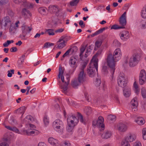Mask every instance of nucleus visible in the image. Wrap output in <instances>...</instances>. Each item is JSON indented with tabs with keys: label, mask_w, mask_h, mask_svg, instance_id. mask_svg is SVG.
Segmentation results:
<instances>
[{
	"label": "nucleus",
	"mask_w": 146,
	"mask_h": 146,
	"mask_svg": "<svg viewBox=\"0 0 146 146\" xmlns=\"http://www.w3.org/2000/svg\"><path fill=\"white\" fill-rule=\"evenodd\" d=\"M122 53L121 50L119 48L116 49L114 51L113 55L109 53L107 56L106 61L107 65L110 68V75L113 79V74L115 70V66L116 62L121 58ZM102 73L105 75H107L108 73V67L106 66H103L102 70Z\"/></svg>",
	"instance_id": "1"
},
{
	"label": "nucleus",
	"mask_w": 146,
	"mask_h": 146,
	"mask_svg": "<svg viewBox=\"0 0 146 146\" xmlns=\"http://www.w3.org/2000/svg\"><path fill=\"white\" fill-rule=\"evenodd\" d=\"M141 50L140 49H135L133 51V54L129 58L128 55L125 56V62L127 64L128 62L129 66L133 67L136 66L139 63L141 58Z\"/></svg>",
	"instance_id": "2"
},
{
	"label": "nucleus",
	"mask_w": 146,
	"mask_h": 146,
	"mask_svg": "<svg viewBox=\"0 0 146 146\" xmlns=\"http://www.w3.org/2000/svg\"><path fill=\"white\" fill-rule=\"evenodd\" d=\"M27 127L30 128V129L23 130L22 133H21L16 127H12L10 126V131H12L18 133L27 135H28L33 134L37 135L39 133L38 131L35 129L36 128V126L33 124L31 123L27 124Z\"/></svg>",
	"instance_id": "3"
},
{
	"label": "nucleus",
	"mask_w": 146,
	"mask_h": 146,
	"mask_svg": "<svg viewBox=\"0 0 146 146\" xmlns=\"http://www.w3.org/2000/svg\"><path fill=\"white\" fill-rule=\"evenodd\" d=\"M78 118L74 115H69L67 119V122L68 125H71L75 126L76 125L79 121V119L80 122L84 124L86 123L85 120L84 119L80 113H78Z\"/></svg>",
	"instance_id": "4"
},
{
	"label": "nucleus",
	"mask_w": 146,
	"mask_h": 146,
	"mask_svg": "<svg viewBox=\"0 0 146 146\" xmlns=\"http://www.w3.org/2000/svg\"><path fill=\"white\" fill-rule=\"evenodd\" d=\"M52 127L54 130L60 134L63 132L64 127L62 121L59 119L55 120L53 123Z\"/></svg>",
	"instance_id": "5"
},
{
	"label": "nucleus",
	"mask_w": 146,
	"mask_h": 146,
	"mask_svg": "<svg viewBox=\"0 0 146 146\" xmlns=\"http://www.w3.org/2000/svg\"><path fill=\"white\" fill-rule=\"evenodd\" d=\"M96 70L97 72L98 63L91 61L87 69V73L90 77H92L94 76L96 74Z\"/></svg>",
	"instance_id": "6"
},
{
	"label": "nucleus",
	"mask_w": 146,
	"mask_h": 146,
	"mask_svg": "<svg viewBox=\"0 0 146 146\" xmlns=\"http://www.w3.org/2000/svg\"><path fill=\"white\" fill-rule=\"evenodd\" d=\"M48 10L51 13L55 14L56 16H61L62 15V9L57 6L50 5L48 7Z\"/></svg>",
	"instance_id": "7"
},
{
	"label": "nucleus",
	"mask_w": 146,
	"mask_h": 146,
	"mask_svg": "<svg viewBox=\"0 0 146 146\" xmlns=\"http://www.w3.org/2000/svg\"><path fill=\"white\" fill-rule=\"evenodd\" d=\"M118 85L122 88L125 87L127 86V80L123 73H120L117 79Z\"/></svg>",
	"instance_id": "8"
},
{
	"label": "nucleus",
	"mask_w": 146,
	"mask_h": 146,
	"mask_svg": "<svg viewBox=\"0 0 146 146\" xmlns=\"http://www.w3.org/2000/svg\"><path fill=\"white\" fill-rule=\"evenodd\" d=\"M70 39V37L66 36H61L57 42V48L59 49L62 48L66 46L67 42Z\"/></svg>",
	"instance_id": "9"
},
{
	"label": "nucleus",
	"mask_w": 146,
	"mask_h": 146,
	"mask_svg": "<svg viewBox=\"0 0 146 146\" xmlns=\"http://www.w3.org/2000/svg\"><path fill=\"white\" fill-rule=\"evenodd\" d=\"M66 79L67 81L65 82V84L64 85H62V82L60 81H58V84L60 86L61 91L64 93H66L67 92L68 86L70 80L69 76L67 75Z\"/></svg>",
	"instance_id": "10"
},
{
	"label": "nucleus",
	"mask_w": 146,
	"mask_h": 146,
	"mask_svg": "<svg viewBox=\"0 0 146 146\" xmlns=\"http://www.w3.org/2000/svg\"><path fill=\"white\" fill-rule=\"evenodd\" d=\"M146 82V72L144 69L141 70L139 75V82L141 85L144 84Z\"/></svg>",
	"instance_id": "11"
},
{
	"label": "nucleus",
	"mask_w": 146,
	"mask_h": 146,
	"mask_svg": "<svg viewBox=\"0 0 146 146\" xmlns=\"http://www.w3.org/2000/svg\"><path fill=\"white\" fill-rule=\"evenodd\" d=\"M104 119L102 116L99 117L98 120L96 121H94L93 122V125H97L101 126L102 128H104V125L103 123Z\"/></svg>",
	"instance_id": "12"
},
{
	"label": "nucleus",
	"mask_w": 146,
	"mask_h": 146,
	"mask_svg": "<svg viewBox=\"0 0 146 146\" xmlns=\"http://www.w3.org/2000/svg\"><path fill=\"white\" fill-rule=\"evenodd\" d=\"M119 36L122 40L126 41L129 38V34L128 31H124L120 32Z\"/></svg>",
	"instance_id": "13"
},
{
	"label": "nucleus",
	"mask_w": 146,
	"mask_h": 146,
	"mask_svg": "<svg viewBox=\"0 0 146 146\" xmlns=\"http://www.w3.org/2000/svg\"><path fill=\"white\" fill-rule=\"evenodd\" d=\"M126 12H124L123 14L121 15L119 19V24L122 26L124 27L126 24Z\"/></svg>",
	"instance_id": "14"
},
{
	"label": "nucleus",
	"mask_w": 146,
	"mask_h": 146,
	"mask_svg": "<svg viewBox=\"0 0 146 146\" xmlns=\"http://www.w3.org/2000/svg\"><path fill=\"white\" fill-rule=\"evenodd\" d=\"M9 23V17L7 16L4 18V19L0 21V28L2 29L3 27H5Z\"/></svg>",
	"instance_id": "15"
},
{
	"label": "nucleus",
	"mask_w": 146,
	"mask_h": 146,
	"mask_svg": "<svg viewBox=\"0 0 146 146\" xmlns=\"http://www.w3.org/2000/svg\"><path fill=\"white\" fill-rule=\"evenodd\" d=\"M127 125L123 123H120L117 125V129L120 132H125L127 129Z\"/></svg>",
	"instance_id": "16"
},
{
	"label": "nucleus",
	"mask_w": 146,
	"mask_h": 146,
	"mask_svg": "<svg viewBox=\"0 0 146 146\" xmlns=\"http://www.w3.org/2000/svg\"><path fill=\"white\" fill-rule=\"evenodd\" d=\"M79 82L83 83L86 80L85 74L83 70H81L79 74L78 80Z\"/></svg>",
	"instance_id": "17"
},
{
	"label": "nucleus",
	"mask_w": 146,
	"mask_h": 146,
	"mask_svg": "<svg viewBox=\"0 0 146 146\" xmlns=\"http://www.w3.org/2000/svg\"><path fill=\"white\" fill-rule=\"evenodd\" d=\"M136 137V135L135 134H129L127 135L124 139L129 142H132L135 139Z\"/></svg>",
	"instance_id": "18"
},
{
	"label": "nucleus",
	"mask_w": 146,
	"mask_h": 146,
	"mask_svg": "<svg viewBox=\"0 0 146 146\" xmlns=\"http://www.w3.org/2000/svg\"><path fill=\"white\" fill-rule=\"evenodd\" d=\"M19 21H18L15 23V25H11L10 27V33H11V34H13L15 33L19 27L18 24H19Z\"/></svg>",
	"instance_id": "19"
},
{
	"label": "nucleus",
	"mask_w": 146,
	"mask_h": 146,
	"mask_svg": "<svg viewBox=\"0 0 146 146\" xmlns=\"http://www.w3.org/2000/svg\"><path fill=\"white\" fill-rule=\"evenodd\" d=\"M48 142L53 146H57L58 145V141L56 139L52 137H50L48 139Z\"/></svg>",
	"instance_id": "20"
},
{
	"label": "nucleus",
	"mask_w": 146,
	"mask_h": 146,
	"mask_svg": "<svg viewBox=\"0 0 146 146\" xmlns=\"http://www.w3.org/2000/svg\"><path fill=\"white\" fill-rule=\"evenodd\" d=\"M26 108L25 106H22L21 108L18 109H17L15 110L14 111V113H17V114H22L21 118L22 117L23 114L24 113Z\"/></svg>",
	"instance_id": "21"
},
{
	"label": "nucleus",
	"mask_w": 146,
	"mask_h": 146,
	"mask_svg": "<svg viewBox=\"0 0 146 146\" xmlns=\"http://www.w3.org/2000/svg\"><path fill=\"white\" fill-rule=\"evenodd\" d=\"M135 121L137 124L140 125H143L145 123L144 118L140 116H137V119H135Z\"/></svg>",
	"instance_id": "22"
},
{
	"label": "nucleus",
	"mask_w": 146,
	"mask_h": 146,
	"mask_svg": "<svg viewBox=\"0 0 146 146\" xmlns=\"http://www.w3.org/2000/svg\"><path fill=\"white\" fill-rule=\"evenodd\" d=\"M76 59L74 57H71L69 60V64L70 66L73 68L76 67Z\"/></svg>",
	"instance_id": "23"
},
{
	"label": "nucleus",
	"mask_w": 146,
	"mask_h": 146,
	"mask_svg": "<svg viewBox=\"0 0 146 146\" xmlns=\"http://www.w3.org/2000/svg\"><path fill=\"white\" fill-rule=\"evenodd\" d=\"M131 104L132 105V108L133 109L137 108L138 105L137 97H135L132 99L131 101Z\"/></svg>",
	"instance_id": "24"
},
{
	"label": "nucleus",
	"mask_w": 146,
	"mask_h": 146,
	"mask_svg": "<svg viewBox=\"0 0 146 146\" xmlns=\"http://www.w3.org/2000/svg\"><path fill=\"white\" fill-rule=\"evenodd\" d=\"M33 120V118L31 116L27 115L23 120V122L26 124L27 127V125L29 124V123L32 122Z\"/></svg>",
	"instance_id": "25"
},
{
	"label": "nucleus",
	"mask_w": 146,
	"mask_h": 146,
	"mask_svg": "<svg viewBox=\"0 0 146 146\" xmlns=\"http://www.w3.org/2000/svg\"><path fill=\"white\" fill-rule=\"evenodd\" d=\"M22 14L25 18L29 17L31 16L30 12L25 8H24L22 9Z\"/></svg>",
	"instance_id": "26"
},
{
	"label": "nucleus",
	"mask_w": 146,
	"mask_h": 146,
	"mask_svg": "<svg viewBox=\"0 0 146 146\" xmlns=\"http://www.w3.org/2000/svg\"><path fill=\"white\" fill-rule=\"evenodd\" d=\"M101 50H99L97 51L96 53L93 56L91 61L94 62H96L97 63H98V60L97 57L98 56L101 54Z\"/></svg>",
	"instance_id": "27"
},
{
	"label": "nucleus",
	"mask_w": 146,
	"mask_h": 146,
	"mask_svg": "<svg viewBox=\"0 0 146 146\" xmlns=\"http://www.w3.org/2000/svg\"><path fill=\"white\" fill-rule=\"evenodd\" d=\"M131 89L130 88H125L123 90V94L125 97H128L130 96Z\"/></svg>",
	"instance_id": "28"
},
{
	"label": "nucleus",
	"mask_w": 146,
	"mask_h": 146,
	"mask_svg": "<svg viewBox=\"0 0 146 146\" xmlns=\"http://www.w3.org/2000/svg\"><path fill=\"white\" fill-rule=\"evenodd\" d=\"M3 139V144L5 143H7V146H8L9 145L7 143V142H9V133L8 132L4 135Z\"/></svg>",
	"instance_id": "29"
},
{
	"label": "nucleus",
	"mask_w": 146,
	"mask_h": 146,
	"mask_svg": "<svg viewBox=\"0 0 146 146\" xmlns=\"http://www.w3.org/2000/svg\"><path fill=\"white\" fill-rule=\"evenodd\" d=\"M22 30L23 34H27V32L29 33L31 30V28L26 25L23 26Z\"/></svg>",
	"instance_id": "30"
},
{
	"label": "nucleus",
	"mask_w": 146,
	"mask_h": 146,
	"mask_svg": "<svg viewBox=\"0 0 146 146\" xmlns=\"http://www.w3.org/2000/svg\"><path fill=\"white\" fill-rule=\"evenodd\" d=\"M38 11L42 15H45L47 14V9L45 7H41L39 8Z\"/></svg>",
	"instance_id": "31"
},
{
	"label": "nucleus",
	"mask_w": 146,
	"mask_h": 146,
	"mask_svg": "<svg viewBox=\"0 0 146 146\" xmlns=\"http://www.w3.org/2000/svg\"><path fill=\"white\" fill-rule=\"evenodd\" d=\"M133 89L135 94L137 95L140 92V89L136 82L134 83Z\"/></svg>",
	"instance_id": "32"
},
{
	"label": "nucleus",
	"mask_w": 146,
	"mask_h": 146,
	"mask_svg": "<svg viewBox=\"0 0 146 146\" xmlns=\"http://www.w3.org/2000/svg\"><path fill=\"white\" fill-rule=\"evenodd\" d=\"M80 83H81L79 82L78 80L76 79L73 80L71 82L72 86L74 88H76L77 86H79Z\"/></svg>",
	"instance_id": "33"
},
{
	"label": "nucleus",
	"mask_w": 146,
	"mask_h": 146,
	"mask_svg": "<svg viewBox=\"0 0 146 146\" xmlns=\"http://www.w3.org/2000/svg\"><path fill=\"white\" fill-rule=\"evenodd\" d=\"M139 27L142 29H146V20H142L139 23Z\"/></svg>",
	"instance_id": "34"
},
{
	"label": "nucleus",
	"mask_w": 146,
	"mask_h": 146,
	"mask_svg": "<svg viewBox=\"0 0 146 146\" xmlns=\"http://www.w3.org/2000/svg\"><path fill=\"white\" fill-rule=\"evenodd\" d=\"M111 136V132L110 131H106L102 135L101 137L102 138L107 139L110 138Z\"/></svg>",
	"instance_id": "35"
},
{
	"label": "nucleus",
	"mask_w": 146,
	"mask_h": 146,
	"mask_svg": "<svg viewBox=\"0 0 146 146\" xmlns=\"http://www.w3.org/2000/svg\"><path fill=\"white\" fill-rule=\"evenodd\" d=\"M141 15L142 18H146V5L142 9L141 12Z\"/></svg>",
	"instance_id": "36"
},
{
	"label": "nucleus",
	"mask_w": 146,
	"mask_h": 146,
	"mask_svg": "<svg viewBox=\"0 0 146 146\" xmlns=\"http://www.w3.org/2000/svg\"><path fill=\"white\" fill-rule=\"evenodd\" d=\"M55 31L52 29H46V33L49 35H55Z\"/></svg>",
	"instance_id": "37"
},
{
	"label": "nucleus",
	"mask_w": 146,
	"mask_h": 146,
	"mask_svg": "<svg viewBox=\"0 0 146 146\" xmlns=\"http://www.w3.org/2000/svg\"><path fill=\"white\" fill-rule=\"evenodd\" d=\"M84 111L86 115H89L91 113V108L90 107H86L84 108Z\"/></svg>",
	"instance_id": "38"
},
{
	"label": "nucleus",
	"mask_w": 146,
	"mask_h": 146,
	"mask_svg": "<svg viewBox=\"0 0 146 146\" xmlns=\"http://www.w3.org/2000/svg\"><path fill=\"white\" fill-rule=\"evenodd\" d=\"M68 125V126L67 127V129L68 131L69 132L70 134H71L73 132L74 127L75 126L71 125Z\"/></svg>",
	"instance_id": "39"
},
{
	"label": "nucleus",
	"mask_w": 146,
	"mask_h": 146,
	"mask_svg": "<svg viewBox=\"0 0 146 146\" xmlns=\"http://www.w3.org/2000/svg\"><path fill=\"white\" fill-rule=\"evenodd\" d=\"M121 146H130V145L129 142L124 139L121 142Z\"/></svg>",
	"instance_id": "40"
},
{
	"label": "nucleus",
	"mask_w": 146,
	"mask_h": 146,
	"mask_svg": "<svg viewBox=\"0 0 146 146\" xmlns=\"http://www.w3.org/2000/svg\"><path fill=\"white\" fill-rule=\"evenodd\" d=\"M23 5L25 7L27 8H32L34 6V4L33 3H27L26 1V2L24 3Z\"/></svg>",
	"instance_id": "41"
},
{
	"label": "nucleus",
	"mask_w": 146,
	"mask_h": 146,
	"mask_svg": "<svg viewBox=\"0 0 146 146\" xmlns=\"http://www.w3.org/2000/svg\"><path fill=\"white\" fill-rule=\"evenodd\" d=\"M141 93L143 98H146V90L145 88H143L141 89Z\"/></svg>",
	"instance_id": "42"
},
{
	"label": "nucleus",
	"mask_w": 146,
	"mask_h": 146,
	"mask_svg": "<svg viewBox=\"0 0 146 146\" xmlns=\"http://www.w3.org/2000/svg\"><path fill=\"white\" fill-rule=\"evenodd\" d=\"M43 121L45 125H48L49 122L48 117L47 116H44L43 119Z\"/></svg>",
	"instance_id": "43"
},
{
	"label": "nucleus",
	"mask_w": 146,
	"mask_h": 146,
	"mask_svg": "<svg viewBox=\"0 0 146 146\" xmlns=\"http://www.w3.org/2000/svg\"><path fill=\"white\" fill-rule=\"evenodd\" d=\"M54 45V44L53 43L49 42H46L44 44L42 48H46L49 47L51 46H53Z\"/></svg>",
	"instance_id": "44"
},
{
	"label": "nucleus",
	"mask_w": 146,
	"mask_h": 146,
	"mask_svg": "<svg viewBox=\"0 0 146 146\" xmlns=\"http://www.w3.org/2000/svg\"><path fill=\"white\" fill-rule=\"evenodd\" d=\"M116 118L115 116L112 115H109L108 117V119L109 120H110L112 121H115Z\"/></svg>",
	"instance_id": "45"
},
{
	"label": "nucleus",
	"mask_w": 146,
	"mask_h": 146,
	"mask_svg": "<svg viewBox=\"0 0 146 146\" xmlns=\"http://www.w3.org/2000/svg\"><path fill=\"white\" fill-rule=\"evenodd\" d=\"M79 0H73L70 3V5L72 6H76L77 5Z\"/></svg>",
	"instance_id": "46"
},
{
	"label": "nucleus",
	"mask_w": 146,
	"mask_h": 146,
	"mask_svg": "<svg viewBox=\"0 0 146 146\" xmlns=\"http://www.w3.org/2000/svg\"><path fill=\"white\" fill-rule=\"evenodd\" d=\"M64 73L63 70L62 69V67L60 66L59 67V72L58 77V78H60L61 76L63 75Z\"/></svg>",
	"instance_id": "47"
},
{
	"label": "nucleus",
	"mask_w": 146,
	"mask_h": 146,
	"mask_svg": "<svg viewBox=\"0 0 146 146\" xmlns=\"http://www.w3.org/2000/svg\"><path fill=\"white\" fill-rule=\"evenodd\" d=\"M61 146H70V143L69 141H64L62 143Z\"/></svg>",
	"instance_id": "48"
},
{
	"label": "nucleus",
	"mask_w": 146,
	"mask_h": 146,
	"mask_svg": "<svg viewBox=\"0 0 146 146\" xmlns=\"http://www.w3.org/2000/svg\"><path fill=\"white\" fill-rule=\"evenodd\" d=\"M85 47L83 46L80 49V58L81 60L82 59V58L83 57V54L85 51Z\"/></svg>",
	"instance_id": "49"
},
{
	"label": "nucleus",
	"mask_w": 146,
	"mask_h": 146,
	"mask_svg": "<svg viewBox=\"0 0 146 146\" xmlns=\"http://www.w3.org/2000/svg\"><path fill=\"white\" fill-rule=\"evenodd\" d=\"M123 27L120 26L119 25H113L111 27V29H119L120 28H123Z\"/></svg>",
	"instance_id": "50"
},
{
	"label": "nucleus",
	"mask_w": 146,
	"mask_h": 146,
	"mask_svg": "<svg viewBox=\"0 0 146 146\" xmlns=\"http://www.w3.org/2000/svg\"><path fill=\"white\" fill-rule=\"evenodd\" d=\"M102 44V42L101 40H98L96 41L95 43V46L99 47Z\"/></svg>",
	"instance_id": "51"
},
{
	"label": "nucleus",
	"mask_w": 146,
	"mask_h": 146,
	"mask_svg": "<svg viewBox=\"0 0 146 146\" xmlns=\"http://www.w3.org/2000/svg\"><path fill=\"white\" fill-rule=\"evenodd\" d=\"M10 121L11 124L13 125H15L17 124V121L13 117H11Z\"/></svg>",
	"instance_id": "52"
},
{
	"label": "nucleus",
	"mask_w": 146,
	"mask_h": 146,
	"mask_svg": "<svg viewBox=\"0 0 146 146\" xmlns=\"http://www.w3.org/2000/svg\"><path fill=\"white\" fill-rule=\"evenodd\" d=\"M143 137L144 140H146V129H143L142 131Z\"/></svg>",
	"instance_id": "53"
},
{
	"label": "nucleus",
	"mask_w": 146,
	"mask_h": 146,
	"mask_svg": "<svg viewBox=\"0 0 146 146\" xmlns=\"http://www.w3.org/2000/svg\"><path fill=\"white\" fill-rule=\"evenodd\" d=\"M141 143L139 141H136L134 143L133 146H141Z\"/></svg>",
	"instance_id": "54"
},
{
	"label": "nucleus",
	"mask_w": 146,
	"mask_h": 146,
	"mask_svg": "<svg viewBox=\"0 0 146 146\" xmlns=\"http://www.w3.org/2000/svg\"><path fill=\"white\" fill-rule=\"evenodd\" d=\"M101 81L100 79H96L95 84L97 86H99L101 84Z\"/></svg>",
	"instance_id": "55"
},
{
	"label": "nucleus",
	"mask_w": 146,
	"mask_h": 146,
	"mask_svg": "<svg viewBox=\"0 0 146 146\" xmlns=\"http://www.w3.org/2000/svg\"><path fill=\"white\" fill-rule=\"evenodd\" d=\"M14 2L16 3H19L21 2L25 3L26 2V0H13Z\"/></svg>",
	"instance_id": "56"
},
{
	"label": "nucleus",
	"mask_w": 146,
	"mask_h": 146,
	"mask_svg": "<svg viewBox=\"0 0 146 146\" xmlns=\"http://www.w3.org/2000/svg\"><path fill=\"white\" fill-rule=\"evenodd\" d=\"M105 29L104 28H101L99 30L96 31V34L97 35L102 33L103 31Z\"/></svg>",
	"instance_id": "57"
},
{
	"label": "nucleus",
	"mask_w": 146,
	"mask_h": 146,
	"mask_svg": "<svg viewBox=\"0 0 146 146\" xmlns=\"http://www.w3.org/2000/svg\"><path fill=\"white\" fill-rule=\"evenodd\" d=\"M70 49H69L63 55L62 57L63 58L65 57L66 56H67L69 54L70 52Z\"/></svg>",
	"instance_id": "58"
},
{
	"label": "nucleus",
	"mask_w": 146,
	"mask_h": 146,
	"mask_svg": "<svg viewBox=\"0 0 146 146\" xmlns=\"http://www.w3.org/2000/svg\"><path fill=\"white\" fill-rule=\"evenodd\" d=\"M56 16H51V19L52 21V22L54 23L56 22V20L57 17Z\"/></svg>",
	"instance_id": "59"
},
{
	"label": "nucleus",
	"mask_w": 146,
	"mask_h": 146,
	"mask_svg": "<svg viewBox=\"0 0 146 146\" xmlns=\"http://www.w3.org/2000/svg\"><path fill=\"white\" fill-rule=\"evenodd\" d=\"M90 52V50H86L84 56L85 58H86L88 57V56Z\"/></svg>",
	"instance_id": "60"
},
{
	"label": "nucleus",
	"mask_w": 146,
	"mask_h": 146,
	"mask_svg": "<svg viewBox=\"0 0 146 146\" xmlns=\"http://www.w3.org/2000/svg\"><path fill=\"white\" fill-rule=\"evenodd\" d=\"M62 83L63 85L65 84L64 78L63 75L61 76L60 78Z\"/></svg>",
	"instance_id": "61"
},
{
	"label": "nucleus",
	"mask_w": 146,
	"mask_h": 146,
	"mask_svg": "<svg viewBox=\"0 0 146 146\" xmlns=\"http://www.w3.org/2000/svg\"><path fill=\"white\" fill-rule=\"evenodd\" d=\"M38 146H47V145L44 142H40L38 143Z\"/></svg>",
	"instance_id": "62"
},
{
	"label": "nucleus",
	"mask_w": 146,
	"mask_h": 146,
	"mask_svg": "<svg viewBox=\"0 0 146 146\" xmlns=\"http://www.w3.org/2000/svg\"><path fill=\"white\" fill-rule=\"evenodd\" d=\"M79 25L81 26L82 27H85L84 25L83 22L82 20L80 21L79 22Z\"/></svg>",
	"instance_id": "63"
},
{
	"label": "nucleus",
	"mask_w": 146,
	"mask_h": 146,
	"mask_svg": "<svg viewBox=\"0 0 146 146\" xmlns=\"http://www.w3.org/2000/svg\"><path fill=\"white\" fill-rule=\"evenodd\" d=\"M64 30L63 29L60 28L59 29L55 31V32L56 33H61L64 31Z\"/></svg>",
	"instance_id": "64"
}]
</instances>
